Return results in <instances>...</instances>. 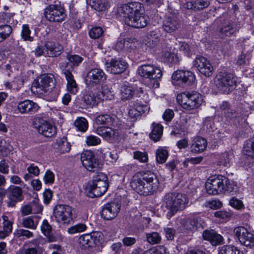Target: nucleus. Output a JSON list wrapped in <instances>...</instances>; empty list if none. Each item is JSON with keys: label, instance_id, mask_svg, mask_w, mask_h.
<instances>
[{"label": "nucleus", "instance_id": "obj_1", "mask_svg": "<svg viewBox=\"0 0 254 254\" xmlns=\"http://www.w3.org/2000/svg\"><path fill=\"white\" fill-rule=\"evenodd\" d=\"M118 12L125 24L133 28H144L149 22V17L144 13V7L139 2L123 4L119 7Z\"/></svg>", "mask_w": 254, "mask_h": 254}, {"label": "nucleus", "instance_id": "obj_2", "mask_svg": "<svg viewBox=\"0 0 254 254\" xmlns=\"http://www.w3.org/2000/svg\"><path fill=\"white\" fill-rule=\"evenodd\" d=\"M163 206L168 212L167 216L171 218L178 211L184 210L187 206L189 200L185 194L178 192L166 193L163 198Z\"/></svg>", "mask_w": 254, "mask_h": 254}, {"label": "nucleus", "instance_id": "obj_3", "mask_svg": "<svg viewBox=\"0 0 254 254\" xmlns=\"http://www.w3.org/2000/svg\"><path fill=\"white\" fill-rule=\"evenodd\" d=\"M137 73L146 79L145 84L150 88H157L159 86V81L162 76L161 69L153 64H144L139 66Z\"/></svg>", "mask_w": 254, "mask_h": 254}, {"label": "nucleus", "instance_id": "obj_4", "mask_svg": "<svg viewBox=\"0 0 254 254\" xmlns=\"http://www.w3.org/2000/svg\"><path fill=\"white\" fill-rule=\"evenodd\" d=\"M229 180L222 175L210 177L205 184V189L209 194H217L230 191Z\"/></svg>", "mask_w": 254, "mask_h": 254}, {"label": "nucleus", "instance_id": "obj_5", "mask_svg": "<svg viewBox=\"0 0 254 254\" xmlns=\"http://www.w3.org/2000/svg\"><path fill=\"white\" fill-rule=\"evenodd\" d=\"M108 187L107 177L104 174L100 173L89 183L86 190L87 195L92 198L100 197L106 192Z\"/></svg>", "mask_w": 254, "mask_h": 254}, {"label": "nucleus", "instance_id": "obj_6", "mask_svg": "<svg viewBox=\"0 0 254 254\" xmlns=\"http://www.w3.org/2000/svg\"><path fill=\"white\" fill-rule=\"evenodd\" d=\"M177 101L183 109L192 110L198 108L201 105L203 99L197 92H183L177 95Z\"/></svg>", "mask_w": 254, "mask_h": 254}, {"label": "nucleus", "instance_id": "obj_7", "mask_svg": "<svg viewBox=\"0 0 254 254\" xmlns=\"http://www.w3.org/2000/svg\"><path fill=\"white\" fill-rule=\"evenodd\" d=\"M217 88L224 94H229L236 86V80L231 73L221 71L216 75L215 80Z\"/></svg>", "mask_w": 254, "mask_h": 254}, {"label": "nucleus", "instance_id": "obj_8", "mask_svg": "<svg viewBox=\"0 0 254 254\" xmlns=\"http://www.w3.org/2000/svg\"><path fill=\"white\" fill-rule=\"evenodd\" d=\"M34 127L38 132L46 137H51L56 134L55 126L45 116H38L33 119Z\"/></svg>", "mask_w": 254, "mask_h": 254}, {"label": "nucleus", "instance_id": "obj_9", "mask_svg": "<svg viewBox=\"0 0 254 254\" xmlns=\"http://www.w3.org/2000/svg\"><path fill=\"white\" fill-rule=\"evenodd\" d=\"M74 209L68 205L58 204L53 209L56 221L60 225H68L73 220Z\"/></svg>", "mask_w": 254, "mask_h": 254}, {"label": "nucleus", "instance_id": "obj_10", "mask_svg": "<svg viewBox=\"0 0 254 254\" xmlns=\"http://www.w3.org/2000/svg\"><path fill=\"white\" fill-rule=\"evenodd\" d=\"M44 14L47 20L53 22H61L66 17L64 9L56 4H50L46 7Z\"/></svg>", "mask_w": 254, "mask_h": 254}, {"label": "nucleus", "instance_id": "obj_11", "mask_svg": "<svg viewBox=\"0 0 254 254\" xmlns=\"http://www.w3.org/2000/svg\"><path fill=\"white\" fill-rule=\"evenodd\" d=\"M112 95L107 88H103L97 96L91 92H87L83 95L81 101L87 106L93 107L97 105L101 100L111 99Z\"/></svg>", "mask_w": 254, "mask_h": 254}, {"label": "nucleus", "instance_id": "obj_12", "mask_svg": "<svg viewBox=\"0 0 254 254\" xmlns=\"http://www.w3.org/2000/svg\"><path fill=\"white\" fill-rule=\"evenodd\" d=\"M172 79L173 84L190 86L194 83L195 76L190 71L178 70L173 73Z\"/></svg>", "mask_w": 254, "mask_h": 254}, {"label": "nucleus", "instance_id": "obj_13", "mask_svg": "<svg viewBox=\"0 0 254 254\" xmlns=\"http://www.w3.org/2000/svg\"><path fill=\"white\" fill-rule=\"evenodd\" d=\"M34 84L41 94L50 92L55 85L54 76L52 74L41 75Z\"/></svg>", "mask_w": 254, "mask_h": 254}, {"label": "nucleus", "instance_id": "obj_14", "mask_svg": "<svg viewBox=\"0 0 254 254\" xmlns=\"http://www.w3.org/2000/svg\"><path fill=\"white\" fill-rule=\"evenodd\" d=\"M81 161L83 167L89 172H96L101 168L99 160L91 151H86L82 153Z\"/></svg>", "mask_w": 254, "mask_h": 254}, {"label": "nucleus", "instance_id": "obj_15", "mask_svg": "<svg viewBox=\"0 0 254 254\" xmlns=\"http://www.w3.org/2000/svg\"><path fill=\"white\" fill-rule=\"evenodd\" d=\"M107 78V75L100 68H94L90 69L87 73L85 81L87 85L94 86L104 82Z\"/></svg>", "mask_w": 254, "mask_h": 254}, {"label": "nucleus", "instance_id": "obj_16", "mask_svg": "<svg viewBox=\"0 0 254 254\" xmlns=\"http://www.w3.org/2000/svg\"><path fill=\"white\" fill-rule=\"evenodd\" d=\"M234 233L242 245L250 248L254 247V236L246 228L242 226L236 227Z\"/></svg>", "mask_w": 254, "mask_h": 254}, {"label": "nucleus", "instance_id": "obj_17", "mask_svg": "<svg viewBox=\"0 0 254 254\" xmlns=\"http://www.w3.org/2000/svg\"><path fill=\"white\" fill-rule=\"evenodd\" d=\"M242 26V24L235 18L225 20L219 32L222 36L230 37L238 32Z\"/></svg>", "mask_w": 254, "mask_h": 254}, {"label": "nucleus", "instance_id": "obj_18", "mask_svg": "<svg viewBox=\"0 0 254 254\" xmlns=\"http://www.w3.org/2000/svg\"><path fill=\"white\" fill-rule=\"evenodd\" d=\"M193 66L206 77L212 75L213 67L209 61L202 56H197L193 62Z\"/></svg>", "mask_w": 254, "mask_h": 254}, {"label": "nucleus", "instance_id": "obj_19", "mask_svg": "<svg viewBox=\"0 0 254 254\" xmlns=\"http://www.w3.org/2000/svg\"><path fill=\"white\" fill-rule=\"evenodd\" d=\"M68 63L67 62H63L60 64V68L62 72L65 75L67 80V88L71 93L75 94L78 90L77 85L72 73L68 68Z\"/></svg>", "mask_w": 254, "mask_h": 254}, {"label": "nucleus", "instance_id": "obj_20", "mask_svg": "<svg viewBox=\"0 0 254 254\" xmlns=\"http://www.w3.org/2000/svg\"><path fill=\"white\" fill-rule=\"evenodd\" d=\"M106 69L113 74H120L123 72L127 67V63L121 59H112L105 64Z\"/></svg>", "mask_w": 254, "mask_h": 254}, {"label": "nucleus", "instance_id": "obj_21", "mask_svg": "<svg viewBox=\"0 0 254 254\" xmlns=\"http://www.w3.org/2000/svg\"><path fill=\"white\" fill-rule=\"evenodd\" d=\"M121 205L118 202H111L105 204L101 212V217L107 220L114 219L119 213Z\"/></svg>", "mask_w": 254, "mask_h": 254}, {"label": "nucleus", "instance_id": "obj_22", "mask_svg": "<svg viewBox=\"0 0 254 254\" xmlns=\"http://www.w3.org/2000/svg\"><path fill=\"white\" fill-rule=\"evenodd\" d=\"M8 192L7 204L8 207H14L17 202L23 199L22 190L21 188L11 186L8 188Z\"/></svg>", "mask_w": 254, "mask_h": 254}, {"label": "nucleus", "instance_id": "obj_23", "mask_svg": "<svg viewBox=\"0 0 254 254\" xmlns=\"http://www.w3.org/2000/svg\"><path fill=\"white\" fill-rule=\"evenodd\" d=\"M180 22L175 14L170 13L163 22V28L167 33L176 31L180 27Z\"/></svg>", "mask_w": 254, "mask_h": 254}, {"label": "nucleus", "instance_id": "obj_24", "mask_svg": "<svg viewBox=\"0 0 254 254\" xmlns=\"http://www.w3.org/2000/svg\"><path fill=\"white\" fill-rule=\"evenodd\" d=\"M143 179L146 181V191L149 192V195L153 194L155 192L159 186V182L156 175L151 173L145 174L143 176Z\"/></svg>", "mask_w": 254, "mask_h": 254}, {"label": "nucleus", "instance_id": "obj_25", "mask_svg": "<svg viewBox=\"0 0 254 254\" xmlns=\"http://www.w3.org/2000/svg\"><path fill=\"white\" fill-rule=\"evenodd\" d=\"M146 181L143 179V177L141 178L138 176H133L130 182L131 188L140 195H149V192L146 191Z\"/></svg>", "mask_w": 254, "mask_h": 254}, {"label": "nucleus", "instance_id": "obj_26", "mask_svg": "<svg viewBox=\"0 0 254 254\" xmlns=\"http://www.w3.org/2000/svg\"><path fill=\"white\" fill-rule=\"evenodd\" d=\"M96 123L98 125H107L115 127H120L121 122L116 116H111L108 114L98 116L96 118Z\"/></svg>", "mask_w": 254, "mask_h": 254}, {"label": "nucleus", "instance_id": "obj_27", "mask_svg": "<svg viewBox=\"0 0 254 254\" xmlns=\"http://www.w3.org/2000/svg\"><path fill=\"white\" fill-rule=\"evenodd\" d=\"M97 241V236L93 234H86L80 236L78 239V245L80 249L86 250L94 247Z\"/></svg>", "mask_w": 254, "mask_h": 254}, {"label": "nucleus", "instance_id": "obj_28", "mask_svg": "<svg viewBox=\"0 0 254 254\" xmlns=\"http://www.w3.org/2000/svg\"><path fill=\"white\" fill-rule=\"evenodd\" d=\"M120 127H100L97 128L96 132L107 140H111L118 136Z\"/></svg>", "mask_w": 254, "mask_h": 254}, {"label": "nucleus", "instance_id": "obj_29", "mask_svg": "<svg viewBox=\"0 0 254 254\" xmlns=\"http://www.w3.org/2000/svg\"><path fill=\"white\" fill-rule=\"evenodd\" d=\"M17 108L21 114H33L38 110L39 107L31 100H24L18 104Z\"/></svg>", "mask_w": 254, "mask_h": 254}, {"label": "nucleus", "instance_id": "obj_30", "mask_svg": "<svg viewBox=\"0 0 254 254\" xmlns=\"http://www.w3.org/2000/svg\"><path fill=\"white\" fill-rule=\"evenodd\" d=\"M136 43L131 39H119L116 43L115 48L117 51L131 52L136 49Z\"/></svg>", "mask_w": 254, "mask_h": 254}, {"label": "nucleus", "instance_id": "obj_31", "mask_svg": "<svg viewBox=\"0 0 254 254\" xmlns=\"http://www.w3.org/2000/svg\"><path fill=\"white\" fill-rule=\"evenodd\" d=\"M181 224L184 229L191 231L196 230L201 225L200 223V218L199 217H193L182 219Z\"/></svg>", "mask_w": 254, "mask_h": 254}, {"label": "nucleus", "instance_id": "obj_32", "mask_svg": "<svg viewBox=\"0 0 254 254\" xmlns=\"http://www.w3.org/2000/svg\"><path fill=\"white\" fill-rule=\"evenodd\" d=\"M46 56L48 57H57L60 55L63 50L61 45L53 42H47L44 45Z\"/></svg>", "mask_w": 254, "mask_h": 254}, {"label": "nucleus", "instance_id": "obj_33", "mask_svg": "<svg viewBox=\"0 0 254 254\" xmlns=\"http://www.w3.org/2000/svg\"><path fill=\"white\" fill-rule=\"evenodd\" d=\"M202 235L204 239L210 241L213 246L220 244L223 241L222 236L213 230L204 231Z\"/></svg>", "mask_w": 254, "mask_h": 254}, {"label": "nucleus", "instance_id": "obj_34", "mask_svg": "<svg viewBox=\"0 0 254 254\" xmlns=\"http://www.w3.org/2000/svg\"><path fill=\"white\" fill-rule=\"evenodd\" d=\"M2 230H0V239H3L12 232L13 222L8 219V216L2 215Z\"/></svg>", "mask_w": 254, "mask_h": 254}, {"label": "nucleus", "instance_id": "obj_35", "mask_svg": "<svg viewBox=\"0 0 254 254\" xmlns=\"http://www.w3.org/2000/svg\"><path fill=\"white\" fill-rule=\"evenodd\" d=\"M86 3L97 11H105L110 7L107 0H86Z\"/></svg>", "mask_w": 254, "mask_h": 254}, {"label": "nucleus", "instance_id": "obj_36", "mask_svg": "<svg viewBox=\"0 0 254 254\" xmlns=\"http://www.w3.org/2000/svg\"><path fill=\"white\" fill-rule=\"evenodd\" d=\"M207 147L206 140L200 137H196L191 145V151L195 153H200L203 151Z\"/></svg>", "mask_w": 254, "mask_h": 254}, {"label": "nucleus", "instance_id": "obj_37", "mask_svg": "<svg viewBox=\"0 0 254 254\" xmlns=\"http://www.w3.org/2000/svg\"><path fill=\"white\" fill-rule=\"evenodd\" d=\"M38 222L39 219L36 217H27L22 219V225L25 228L35 230L38 225Z\"/></svg>", "mask_w": 254, "mask_h": 254}, {"label": "nucleus", "instance_id": "obj_38", "mask_svg": "<svg viewBox=\"0 0 254 254\" xmlns=\"http://www.w3.org/2000/svg\"><path fill=\"white\" fill-rule=\"evenodd\" d=\"M233 157V154L231 151L225 152L222 153L218 159L217 165L219 166H224L229 167L231 165V162L232 158Z\"/></svg>", "mask_w": 254, "mask_h": 254}, {"label": "nucleus", "instance_id": "obj_39", "mask_svg": "<svg viewBox=\"0 0 254 254\" xmlns=\"http://www.w3.org/2000/svg\"><path fill=\"white\" fill-rule=\"evenodd\" d=\"M57 145L56 151L59 153L68 152L70 150V143L67 141L66 138H63L57 140Z\"/></svg>", "mask_w": 254, "mask_h": 254}, {"label": "nucleus", "instance_id": "obj_40", "mask_svg": "<svg viewBox=\"0 0 254 254\" xmlns=\"http://www.w3.org/2000/svg\"><path fill=\"white\" fill-rule=\"evenodd\" d=\"M152 130L149 134L150 138L156 142L158 141L163 133V127L159 124H152Z\"/></svg>", "mask_w": 254, "mask_h": 254}, {"label": "nucleus", "instance_id": "obj_41", "mask_svg": "<svg viewBox=\"0 0 254 254\" xmlns=\"http://www.w3.org/2000/svg\"><path fill=\"white\" fill-rule=\"evenodd\" d=\"M134 91L132 87L127 85L122 86L121 88V95L122 100H129L131 99Z\"/></svg>", "mask_w": 254, "mask_h": 254}, {"label": "nucleus", "instance_id": "obj_42", "mask_svg": "<svg viewBox=\"0 0 254 254\" xmlns=\"http://www.w3.org/2000/svg\"><path fill=\"white\" fill-rule=\"evenodd\" d=\"M243 150L247 155L254 159V138L245 142Z\"/></svg>", "mask_w": 254, "mask_h": 254}, {"label": "nucleus", "instance_id": "obj_43", "mask_svg": "<svg viewBox=\"0 0 254 254\" xmlns=\"http://www.w3.org/2000/svg\"><path fill=\"white\" fill-rule=\"evenodd\" d=\"M218 254H242V253L234 246L227 245L220 248Z\"/></svg>", "mask_w": 254, "mask_h": 254}, {"label": "nucleus", "instance_id": "obj_44", "mask_svg": "<svg viewBox=\"0 0 254 254\" xmlns=\"http://www.w3.org/2000/svg\"><path fill=\"white\" fill-rule=\"evenodd\" d=\"M74 125L77 130L85 132L88 128L87 121L83 117L78 118L74 122Z\"/></svg>", "mask_w": 254, "mask_h": 254}, {"label": "nucleus", "instance_id": "obj_45", "mask_svg": "<svg viewBox=\"0 0 254 254\" xmlns=\"http://www.w3.org/2000/svg\"><path fill=\"white\" fill-rule=\"evenodd\" d=\"M168 157V151L164 148H158L156 152V159L157 163H165Z\"/></svg>", "mask_w": 254, "mask_h": 254}, {"label": "nucleus", "instance_id": "obj_46", "mask_svg": "<svg viewBox=\"0 0 254 254\" xmlns=\"http://www.w3.org/2000/svg\"><path fill=\"white\" fill-rule=\"evenodd\" d=\"M12 32V28L9 25H2L0 26V36L3 41L8 38Z\"/></svg>", "mask_w": 254, "mask_h": 254}, {"label": "nucleus", "instance_id": "obj_47", "mask_svg": "<svg viewBox=\"0 0 254 254\" xmlns=\"http://www.w3.org/2000/svg\"><path fill=\"white\" fill-rule=\"evenodd\" d=\"M146 239L148 243L151 244H156L160 242L161 238L158 233L152 232L146 234Z\"/></svg>", "mask_w": 254, "mask_h": 254}, {"label": "nucleus", "instance_id": "obj_48", "mask_svg": "<svg viewBox=\"0 0 254 254\" xmlns=\"http://www.w3.org/2000/svg\"><path fill=\"white\" fill-rule=\"evenodd\" d=\"M142 254H169V253L164 246H159L148 250Z\"/></svg>", "mask_w": 254, "mask_h": 254}, {"label": "nucleus", "instance_id": "obj_49", "mask_svg": "<svg viewBox=\"0 0 254 254\" xmlns=\"http://www.w3.org/2000/svg\"><path fill=\"white\" fill-rule=\"evenodd\" d=\"M66 59L70 62L73 66H77L81 63L83 60L82 57L77 55H72L67 54L66 56Z\"/></svg>", "mask_w": 254, "mask_h": 254}, {"label": "nucleus", "instance_id": "obj_50", "mask_svg": "<svg viewBox=\"0 0 254 254\" xmlns=\"http://www.w3.org/2000/svg\"><path fill=\"white\" fill-rule=\"evenodd\" d=\"M87 228L86 226L82 223H79L69 227L67 232L70 234H74L77 233H81L84 231Z\"/></svg>", "mask_w": 254, "mask_h": 254}, {"label": "nucleus", "instance_id": "obj_51", "mask_svg": "<svg viewBox=\"0 0 254 254\" xmlns=\"http://www.w3.org/2000/svg\"><path fill=\"white\" fill-rule=\"evenodd\" d=\"M31 31L29 26L27 24H24L22 26L21 36L24 41H28L31 42L33 40V37L30 36Z\"/></svg>", "mask_w": 254, "mask_h": 254}, {"label": "nucleus", "instance_id": "obj_52", "mask_svg": "<svg viewBox=\"0 0 254 254\" xmlns=\"http://www.w3.org/2000/svg\"><path fill=\"white\" fill-rule=\"evenodd\" d=\"M223 117L228 122H231L239 117V113L234 109L230 108L227 112L223 113Z\"/></svg>", "mask_w": 254, "mask_h": 254}, {"label": "nucleus", "instance_id": "obj_53", "mask_svg": "<svg viewBox=\"0 0 254 254\" xmlns=\"http://www.w3.org/2000/svg\"><path fill=\"white\" fill-rule=\"evenodd\" d=\"M14 235L16 238L25 237L27 239L32 238L34 236L33 233L32 232L23 229L16 230L14 232Z\"/></svg>", "mask_w": 254, "mask_h": 254}, {"label": "nucleus", "instance_id": "obj_54", "mask_svg": "<svg viewBox=\"0 0 254 254\" xmlns=\"http://www.w3.org/2000/svg\"><path fill=\"white\" fill-rule=\"evenodd\" d=\"M134 107L137 110L140 115L148 113L149 111V107L148 105L142 104L138 101L134 104Z\"/></svg>", "mask_w": 254, "mask_h": 254}, {"label": "nucleus", "instance_id": "obj_55", "mask_svg": "<svg viewBox=\"0 0 254 254\" xmlns=\"http://www.w3.org/2000/svg\"><path fill=\"white\" fill-rule=\"evenodd\" d=\"M103 33V29L100 27H95L92 28L89 32L90 37L93 39L99 38Z\"/></svg>", "mask_w": 254, "mask_h": 254}, {"label": "nucleus", "instance_id": "obj_56", "mask_svg": "<svg viewBox=\"0 0 254 254\" xmlns=\"http://www.w3.org/2000/svg\"><path fill=\"white\" fill-rule=\"evenodd\" d=\"M229 203L232 207L237 210H240L244 207L243 202L235 197L231 198Z\"/></svg>", "mask_w": 254, "mask_h": 254}, {"label": "nucleus", "instance_id": "obj_57", "mask_svg": "<svg viewBox=\"0 0 254 254\" xmlns=\"http://www.w3.org/2000/svg\"><path fill=\"white\" fill-rule=\"evenodd\" d=\"M86 142L88 146L97 145L101 143V139L96 136L90 135L86 137Z\"/></svg>", "mask_w": 254, "mask_h": 254}, {"label": "nucleus", "instance_id": "obj_58", "mask_svg": "<svg viewBox=\"0 0 254 254\" xmlns=\"http://www.w3.org/2000/svg\"><path fill=\"white\" fill-rule=\"evenodd\" d=\"M32 213L36 214L42 212L43 206L40 204L38 200H34L30 203Z\"/></svg>", "mask_w": 254, "mask_h": 254}, {"label": "nucleus", "instance_id": "obj_59", "mask_svg": "<svg viewBox=\"0 0 254 254\" xmlns=\"http://www.w3.org/2000/svg\"><path fill=\"white\" fill-rule=\"evenodd\" d=\"M195 10H200L203 8L207 7L210 4L208 0H196L195 1Z\"/></svg>", "mask_w": 254, "mask_h": 254}, {"label": "nucleus", "instance_id": "obj_60", "mask_svg": "<svg viewBox=\"0 0 254 254\" xmlns=\"http://www.w3.org/2000/svg\"><path fill=\"white\" fill-rule=\"evenodd\" d=\"M134 158L140 162L145 163L148 160V156L146 152L136 151L134 152Z\"/></svg>", "mask_w": 254, "mask_h": 254}, {"label": "nucleus", "instance_id": "obj_61", "mask_svg": "<svg viewBox=\"0 0 254 254\" xmlns=\"http://www.w3.org/2000/svg\"><path fill=\"white\" fill-rule=\"evenodd\" d=\"M232 215L230 212L226 210H219L214 213L216 217L223 219L230 218Z\"/></svg>", "mask_w": 254, "mask_h": 254}, {"label": "nucleus", "instance_id": "obj_62", "mask_svg": "<svg viewBox=\"0 0 254 254\" xmlns=\"http://www.w3.org/2000/svg\"><path fill=\"white\" fill-rule=\"evenodd\" d=\"M18 254H40L37 248L36 247H28L20 250Z\"/></svg>", "mask_w": 254, "mask_h": 254}, {"label": "nucleus", "instance_id": "obj_63", "mask_svg": "<svg viewBox=\"0 0 254 254\" xmlns=\"http://www.w3.org/2000/svg\"><path fill=\"white\" fill-rule=\"evenodd\" d=\"M51 230V226L49 224L47 220H44L43 221V223L41 226V230L42 232L46 236H48L50 234Z\"/></svg>", "mask_w": 254, "mask_h": 254}, {"label": "nucleus", "instance_id": "obj_64", "mask_svg": "<svg viewBox=\"0 0 254 254\" xmlns=\"http://www.w3.org/2000/svg\"><path fill=\"white\" fill-rule=\"evenodd\" d=\"M222 206V202L218 199L212 200L210 201L207 202V206L211 209H217L221 207Z\"/></svg>", "mask_w": 254, "mask_h": 254}]
</instances>
